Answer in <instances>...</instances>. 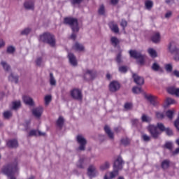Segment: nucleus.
<instances>
[{
  "label": "nucleus",
  "mask_w": 179,
  "mask_h": 179,
  "mask_svg": "<svg viewBox=\"0 0 179 179\" xmlns=\"http://www.w3.org/2000/svg\"><path fill=\"white\" fill-rule=\"evenodd\" d=\"M1 173L10 179L12 178V177H15V174H19L17 160L15 159L13 162L3 165L1 169Z\"/></svg>",
  "instance_id": "1"
},
{
  "label": "nucleus",
  "mask_w": 179,
  "mask_h": 179,
  "mask_svg": "<svg viewBox=\"0 0 179 179\" xmlns=\"http://www.w3.org/2000/svg\"><path fill=\"white\" fill-rule=\"evenodd\" d=\"M122 164H124V160H122L121 157H118L114 162L113 171L110 173V177L108 178L107 175H106L104 179H113L115 178L116 176H118V171L122 169Z\"/></svg>",
  "instance_id": "2"
},
{
  "label": "nucleus",
  "mask_w": 179,
  "mask_h": 179,
  "mask_svg": "<svg viewBox=\"0 0 179 179\" xmlns=\"http://www.w3.org/2000/svg\"><path fill=\"white\" fill-rule=\"evenodd\" d=\"M39 41L45 43L50 45V47H55V44L57 43L55 36L50 32H45L40 35Z\"/></svg>",
  "instance_id": "3"
},
{
  "label": "nucleus",
  "mask_w": 179,
  "mask_h": 179,
  "mask_svg": "<svg viewBox=\"0 0 179 179\" xmlns=\"http://www.w3.org/2000/svg\"><path fill=\"white\" fill-rule=\"evenodd\" d=\"M63 23L64 24H68L70 26L72 31H79V22H78L77 18L72 17H64Z\"/></svg>",
  "instance_id": "4"
},
{
  "label": "nucleus",
  "mask_w": 179,
  "mask_h": 179,
  "mask_svg": "<svg viewBox=\"0 0 179 179\" xmlns=\"http://www.w3.org/2000/svg\"><path fill=\"white\" fill-rule=\"evenodd\" d=\"M129 54L131 58L137 59L136 62L138 65H141V66L145 65V55H142L141 52H138L136 50H130Z\"/></svg>",
  "instance_id": "5"
},
{
  "label": "nucleus",
  "mask_w": 179,
  "mask_h": 179,
  "mask_svg": "<svg viewBox=\"0 0 179 179\" xmlns=\"http://www.w3.org/2000/svg\"><path fill=\"white\" fill-rule=\"evenodd\" d=\"M168 50L171 54H175L174 59L175 61H179V50L176 45V42L171 41L168 45Z\"/></svg>",
  "instance_id": "6"
},
{
  "label": "nucleus",
  "mask_w": 179,
  "mask_h": 179,
  "mask_svg": "<svg viewBox=\"0 0 179 179\" xmlns=\"http://www.w3.org/2000/svg\"><path fill=\"white\" fill-rule=\"evenodd\" d=\"M148 131L153 139H159V136L162 134V132L159 131L157 127L153 124H150L148 127Z\"/></svg>",
  "instance_id": "7"
},
{
  "label": "nucleus",
  "mask_w": 179,
  "mask_h": 179,
  "mask_svg": "<svg viewBox=\"0 0 179 179\" xmlns=\"http://www.w3.org/2000/svg\"><path fill=\"white\" fill-rule=\"evenodd\" d=\"M76 141L78 143H79L78 150L81 152H85L86 150V145L87 144V141L85 137L82 135H78L76 136Z\"/></svg>",
  "instance_id": "8"
},
{
  "label": "nucleus",
  "mask_w": 179,
  "mask_h": 179,
  "mask_svg": "<svg viewBox=\"0 0 179 179\" xmlns=\"http://www.w3.org/2000/svg\"><path fill=\"white\" fill-rule=\"evenodd\" d=\"M97 76V72L93 70H87L83 76V78L86 82H90V80H94Z\"/></svg>",
  "instance_id": "9"
},
{
  "label": "nucleus",
  "mask_w": 179,
  "mask_h": 179,
  "mask_svg": "<svg viewBox=\"0 0 179 179\" xmlns=\"http://www.w3.org/2000/svg\"><path fill=\"white\" fill-rule=\"evenodd\" d=\"M71 96L74 100H78V101H80L83 99V95L82 94V91L79 89H73L70 92Z\"/></svg>",
  "instance_id": "10"
},
{
  "label": "nucleus",
  "mask_w": 179,
  "mask_h": 179,
  "mask_svg": "<svg viewBox=\"0 0 179 179\" xmlns=\"http://www.w3.org/2000/svg\"><path fill=\"white\" fill-rule=\"evenodd\" d=\"M145 98L150 101V104L154 107H157L159 106V101L157 100V96H153L152 94L145 95Z\"/></svg>",
  "instance_id": "11"
},
{
  "label": "nucleus",
  "mask_w": 179,
  "mask_h": 179,
  "mask_svg": "<svg viewBox=\"0 0 179 179\" xmlns=\"http://www.w3.org/2000/svg\"><path fill=\"white\" fill-rule=\"evenodd\" d=\"M86 160H87V157L85 155L81 156L78 162H77V167L78 169H81L83 170L85 167L86 166Z\"/></svg>",
  "instance_id": "12"
},
{
  "label": "nucleus",
  "mask_w": 179,
  "mask_h": 179,
  "mask_svg": "<svg viewBox=\"0 0 179 179\" xmlns=\"http://www.w3.org/2000/svg\"><path fill=\"white\" fill-rule=\"evenodd\" d=\"M43 110H44L43 109V107H41V106L34 108L31 110L32 115H34V117H35L36 118H40L41 117V115H43Z\"/></svg>",
  "instance_id": "13"
},
{
  "label": "nucleus",
  "mask_w": 179,
  "mask_h": 179,
  "mask_svg": "<svg viewBox=\"0 0 179 179\" xmlns=\"http://www.w3.org/2000/svg\"><path fill=\"white\" fill-rule=\"evenodd\" d=\"M121 85L117 81H112L109 85V90L110 92H115L120 90Z\"/></svg>",
  "instance_id": "14"
},
{
  "label": "nucleus",
  "mask_w": 179,
  "mask_h": 179,
  "mask_svg": "<svg viewBox=\"0 0 179 179\" xmlns=\"http://www.w3.org/2000/svg\"><path fill=\"white\" fill-rule=\"evenodd\" d=\"M133 79L135 83L138 86H142V85L145 83V79L143 77L138 76L136 73H133Z\"/></svg>",
  "instance_id": "15"
},
{
  "label": "nucleus",
  "mask_w": 179,
  "mask_h": 179,
  "mask_svg": "<svg viewBox=\"0 0 179 179\" xmlns=\"http://www.w3.org/2000/svg\"><path fill=\"white\" fill-rule=\"evenodd\" d=\"M97 171H96V166L94 165H90L87 169V175L91 178H93L96 176Z\"/></svg>",
  "instance_id": "16"
},
{
  "label": "nucleus",
  "mask_w": 179,
  "mask_h": 179,
  "mask_svg": "<svg viewBox=\"0 0 179 179\" xmlns=\"http://www.w3.org/2000/svg\"><path fill=\"white\" fill-rule=\"evenodd\" d=\"M6 145L8 148H10V149H16V148L19 147V143L16 139H12L7 141Z\"/></svg>",
  "instance_id": "17"
},
{
  "label": "nucleus",
  "mask_w": 179,
  "mask_h": 179,
  "mask_svg": "<svg viewBox=\"0 0 179 179\" xmlns=\"http://www.w3.org/2000/svg\"><path fill=\"white\" fill-rule=\"evenodd\" d=\"M68 58L71 65H72L73 66H78V61L76 60V57H75V55H73V53L69 52Z\"/></svg>",
  "instance_id": "18"
},
{
  "label": "nucleus",
  "mask_w": 179,
  "mask_h": 179,
  "mask_svg": "<svg viewBox=\"0 0 179 179\" xmlns=\"http://www.w3.org/2000/svg\"><path fill=\"white\" fill-rule=\"evenodd\" d=\"M24 8L27 10H34V1H26L24 3Z\"/></svg>",
  "instance_id": "19"
},
{
  "label": "nucleus",
  "mask_w": 179,
  "mask_h": 179,
  "mask_svg": "<svg viewBox=\"0 0 179 179\" xmlns=\"http://www.w3.org/2000/svg\"><path fill=\"white\" fill-rule=\"evenodd\" d=\"M23 101L27 106H30L31 107H33L34 106V101L31 97L29 96H22Z\"/></svg>",
  "instance_id": "20"
},
{
  "label": "nucleus",
  "mask_w": 179,
  "mask_h": 179,
  "mask_svg": "<svg viewBox=\"0 0 179 179\" xmlns=\"http://www.w3.org/2000/svg\"><path fill=\"white\" fill-rule=\"evenodd\" d=\"M151 41L155 44H159L160 43V33H155L151 37Z\"/></svg>",
  "instance_id": "21"
},
{
  "label": "nucleus",
  "mask_w": 179,
  "mask_h": 179,
  "mask_svg": "<svg viewBox=\"0 0 179 179\" xmlns=\"http://www.w3.org/2000/svg\"><path fill=\"white\" fill-rule=\"evenodd\" d=\"M9 82H12L14 83H19V76L15 75L13 73H10L8 76Z\"/></svg>",
  "instance_id": "22"
},
{
  "label": "nucleus",
  "mask_w": 179,
  "mask_h": 179,
  "mask_svg": "<svg viewBox=\"0 0 179 179\" xmlns=\"http://www.w3.org/2000/svg\"><path fill=\"white\" fill-rule=\"evenodd\" d=\"M104 131L109 138L114 139V133L111 131V129L108 125H105Z\"/></svg>",
  "instance_id": "23"
},
{
  "label": "nucleus",
  "mask_w": 179,
  "mask_h": 179,
  "mask_svg": "<svg viewBox=\"0 0 179 179\" xmlns=\"http://www.w3.org/2000/svg\"><path fill=\"white\" fill-rule=\"evenodd\" d=\"M151 69L152 71H155V72H163V68H162L160 65L157 64V62L153 63L151 66Z\"/></svg>",
  "instance_id": "24"
},
{
  "label": "nucleus",
  "mask_w": 179,
  "mask_h": 179,
  "mask_svg": "<svg viewBox=\"0 0 179 179\" xmlns=\"http://www.w3.org/2000/svg\"><path fill=\"white\" fill-rule=\"evenodd\" d=\"M168 93L170 94H175V96H177L179 97V88H175V87H169L168 88Z\"/></svg>",
  "instance_id": "25"
},
{
  "label": "nucleus",
  "mask_w": 179,
  "mask_h": 179,
  "mask_svg": "<svg viewBox=\"0 0 179 179\" xmlns=\"http://www.w3.org/2000/svg\"><path fill=\"white\" fill-rule=\"evenodd\" d=\"M109 27L110 30L113 31V33H120V28H118V25H117V24H115L114 22H110L109 24Z\"/></svg>",
  "instance_id": "26"
},
{
  "label": "nucleus",
  "mask_w": 179,
  "mask_h": 179,
  "mask_svg": "<svg viewBox=\"0 0 179 179\" xmlns=\"http://www.w3.org/2000/svg\"><path fill=\"white\" fill-rule=\"evenodd\" d=\"M115 61L119 65L124 62L122 60V50H120L119 52L116 55Z\"/></svg>",
  "instance_id": "27"
},
{
  "label": "nucleus",
  "mask_w": 179,
  "mask_h": 179,
  "mask_svg": "<svg viewBox=\"0 0 179 179\" xmlns=\"http://www.w3.org/2000/svg\"><path fill=\"white\" fill-rule=\"evenodd\" d=\"M64 122H65V120L64 119V117L60 116L56 122V125L57 127H58V128H59V129H62Z\"/></svg>",
  "instance_id": "28"
},
{
  "label": "nucleus",
  "mask_w": 179,
  "mask_h": 179,
  "mask_svg": "<svg viewBox=\"0 0 179 179\" xmlns=\"http://www.w3.org/2000/svg\"><path fill=\"white\" fill-rule=\"evenodd\" d=\"M161 167L163 170H167L170 167V161L169 159L162 161Z\"/></svg>",
  "instance_id": "29"
},
{
  "label": "nucleus",
  "mask_w": 179,
  "mask_h": 179,
  "mask_svg": "<svg viewBox=\"0 0 179 179\" xmlns=\"http://www.w3.org/2000/svg\"><path fill=\"white\" fill-rule=\"evenodd\" d=\"M176 113V110H169L166 112V116L170 121H171L174 118V113Z\"/></svg>",
  "instance_id": "30"
},
{
  "label": "nucleus",
  "mask_w": 179,
  "mask_h": 179,
  "mask_svg": "<svg viewBox=\"0 0 179 179\" xmlns=\"http://www.w3.org/2000/svg\"><path fill=\"white\" fill-rule=\"evenodd\" d=\"M110 43L112 44V45H113V47H117L118 45L120 44V39H118L117 37L115 36H113L110 38Z\"/></svg>",
  "instance_id": "31"
},
{
  "label": "nucleus",
  "mask_w": 179,
  "mask_h": 179,
  "mask_svg": "<svg viewBox=\"0 0 179 179\" xmlns=\"http://www.w3.org/2000/svg\"><path fill=\"white\" fill-rule=\"evenodd\" d=\"M1 65L2 66L3 69L6 72L10 71V65H9L6 62L2 61L1 62Z\"/></svg>",
  "instance_id": "32"
},
{
  "label": "nucleus",
  "mask_w": 179,
  "mask_h": 179,
  "mask_svg": "<svg viewBox=\"0 0 179 179\" xmlns=\"http://www.w3.org/2000/svg\"><path fill=\"white\" fill-rule=\"evenodd\" d=\"M99 169L101 170V171H104V170H108V169H110V162H108V161L105 162L100 166Z\"/></svg>",
  "instance_id": "33"
},
{
  "label": "nucleus",
  "mask_w": 179,
  "mask_h": 179,
  "mask_svg": "<svg viewBox=\"0 0 179 179\" xmlns=\"http://www.w3.org/2000/svg\"><path fill=\"white\" fill-rule=\"evenodd\" d=\"M98 13L99 15H101V16H104V15H106V7L104 6V4H101L99 6Z\"/></svg>",
  "instance_id": "34"
},
{
  "label": "nucleus",
  "mask_w": 179,
  "mask_h": 179,
  "mask_svg": "<svg viewBox=\"0 0 179 179\" xmlns=\"http://www.w3.org/2000/svg\"><path fill=\"white\" fill-rule=\"evenodd\" d=\"M50 83L51 86L57 85V80H55V78H54V74L52 73H50Z\"/></svg>",
  "instance_id": "35"
},
{
  "label": "nucleus",
  "mask_w": 179,
  "mask_h": 179,
  "mask_svg": "<svg viewBox=\"0 0 179 179\" xmlns=\"http://www.w3.org/2000/svg\"><path fill=\"white\" fill-rule=\"evenodd\" d=\"M12 115H13V113H12V111L10 110L5 111L3 113V118H5V120H9V118H12Z\"/></svg>",
  "instance_id": "36"
},
{
  "label": "nucleus",
  "mask_w": 179,
  "mask_h": 179,
  "mask_svg": "<svg viewBox=\"0 0 179 179\" xmlns=\"http://www.w3.org/2000/svg\"><path fill=\"white\" fill-rule=\"evenodd\" d=\"M141 121L142 122H150L152 121V117L146 115L145 114H143L141 117Z\"/></svg>",
  "instance_id": "37"
},
{
  "label": "nucleus",
  "mask_w": 179,
  "mask_h": 179,
  "mask_svg": "<svg viewBox=\"0 0 179 179\" xmlns=\"http://www.w3.org/2000/svg\"><path fill=\"white\" fill-rule=\"evenodd\" d=\"M74 48L76 50V51H83L85 50V47H83V45L76 43L74 45Z\"/></svg>",
  "instance_id": "38"
},
{
  "label": "nucleus",
  "mask_w": 179,
  "mask_h": 179,
  "mask_svg": "<svg viewBox=\"0 0 179 179\" xmlns=\"http://www.w3.org/2000/svg\"><path fill=\"white\" fill-rule=\"evenodd\" d=\"M31 31V28L27 27L21 31L20 34L21 36H28V34H30V32Z\"/></svg>",
  "instance_id": "39"
},
{
  "label": "nucleus",
  "mask_w": 179,
  "mask_h": 179,
  "mask_svg": "<svg viewBox=\"0 0 179 179\" xmlns=\"http://www.w3.org/2000/svg\"><path fill=\"white\" fill-rule=\"evenodd\" d=\"M156 127L161 132H164L167 128L163 123H157Z\"/></svg>",
  "instance_id": "40"
},
{
  "label": "nucleus",
  "mask_w": 179,
  "mask_h": 179,
  "mask_svg": "<svg viewBox=\"0 0 179 179\" xmlns=\"http://www.w3.org/2000/svg\"><path fill=\"white\" fill-rule=\"evenodd\" d=\"M120 73H127L128 72V66H120L118 69Z\"/></svg>",
  "instance_id": "41"
},
{
  "label": "nucleus",
  "mask_w": 179,
  "mask_h": 179,
  "mask_svg": "<svg viewBox=\"0 0 179 179\" xmlns=\"http://www.w3.org/2000/svg\"><path fill=\"white\" fill-rule=\"evenodd\" d=\"M132 92L134 94H140V93H142V87H134L132 88Z\"/></svg>",
  "instance_id": "42"
},
{
  "label": "nucleus",
  "mask_w": 179,
  "mask_h": 179,
  "mask_svg": "<svg viewBox=\"0 0 179 179\" xmlns=\"http://www.w3.org/2000/svg\"><path fill=\"white\" fill-rule=\"evenodd\" d=\"M148 54H150V57L152 58H156V57H157V52L153 48L148 49Z\"/></svg>",
  "instance_id": "43"
},
{
  "label": "nucleus",
  "mask_w": 179,
  "mask_h": 179,
  "mask_svg": "<svg viewBox=\"0 0 179 179\" xmlns=\"http://www.w3.org/2000/svg\"><path fill=\"white\" fill-rule=\"evenodd\" d=\"M20 101H16L13 102V110H17V108H20Z\"/></svg>",
  "instance_id": "44"
},
{
  "label": "nucleus",
  "mask_w": 179,
  "mask_h": 179,
  "mask_svg": "<svg viewBox=\"0 0 179 179\" xmlns=\"http://www.w3.org/2000/svg\"><path fill=\"white\" fill-rule=\"evenodd\" d=\"M145 8L148 10H150V9H152V8H153V1H145Z\"/></svg>",
  "instance_id": "45"
},
{
  "label": "nucleus",
  "mask_w": 179,
  "mask_h": 179,
  "mask_svg": "<svg viewBox=\"0 0 179 179\" xmlns=\"http://www.w3.org/2000/svg\"><path fill=\"white\" fill-rule=\"evenodd\" d=\"M164 132H166L168 136H173V135H174L173 129H171L170 127H166V129H165Z\"/></svg>",
  "instance_id": "46"
},
{
  "label": "nucleus",
  "mask_w": 179,
  "mask_h": 179,
  "mask_svg": "<svg viewBox=\"0 0 179 179\" xmlns=\"http://www.w3.org/2000/svg\"><path fill=\"white\" fill-rule=\"evenodd\" d=\"M52 99V97L51 95H48L45 96V104L46 106H48L50 103H51V100Z\"/></svg>",
  "instance_id": "47"
},
{
  "label": "nucleus",
  "mask_w": 179,
  "mask_h": 179,
  "mask_svg": "<svg viewBox=\"0 0 179 179\" xmlns=\"http://www.w3.org/2000/svg\"><path fill=\"white\" fill-rule=\"evenodd\" d=\"M164 148H165L166 149H169V150H173V143L166 142L164 145Z\"/></svg>",
  "instance_id": "48"
},
{
  "label": "nucleus",
  "mask_w": 179,
  "mask_h": 179,
  "mask_svg": "<svg viewBox=\"0 0 179 179\" xmlns=\"http://www.w3.org/2000/svg\"><path fill=\"white\" fill-rule=\"evenodd\" d=\"M70 2L71 5L75 6V5H80L83 2V0H70Z\"/></svg>",
  "instance_id": "49"
},
{
  "label": "nucleus",
  "mask_w": 179,
  "mask_h": 179,
  "mask_svg": "<svg viewBox=\"0 0 179 179\" xmlns=\"http://www.w3.org/2000/svg\"><path fill=\"white\" fill-rule=\"evenodd\" d=\"M155 114L158 120H163L164 118V113L162 112H156Z\"/></svg>",
  "instance_id": "50"
},
{
  "label": "nucleus",
  "mask_w": 179,
  "mask_h": 179,
  "mask_svg": "<svg viewBox=\"0 0 179 179\" xmlns=\"http://www.w3.org/2000/svg\"><path fill=\"white\" fill-rule=\"evenodd\" d=\"M143 141H144V142H150V136H148L147 134H143L141 136Z\"/></svg>",
  "instance_id": "51"
},
{
  "label": "nucleus",
  "mask_w": 179,
  "mask_h": 179,
  "mask_svg": "<svg viewBox=\"0 0 179 179\" xmlns=\"http://www.w3.org/2000/svg\"><path fill=\"white\" fill-rule=\"evenodd\" d=\"M35 62L37 66H41V64H43V57L36 58V60L35 61Z\"/></svg>",
  "instance_id": "52"
},
{
  "label": "nucleus",
  "mask_w": 179,
  "mask_h": 179,
  "mask_svg": "<svg viewBox=\"0 0 179 179\" xmlns=\"http://www.w3.org/2000/svg\"><path fill=\"white\" fill-rule=\"evenodd\" d=\"M121 143L124 145V146H128L129 145V139L128 138H122Z\"/></svg>",
  "instance_id": "53"
},
{
  "label": "nucleus",
  "mask_w": 179,
  "mask_h": 179,
  "mask_svg": "<svg viewBox=\"0 0 179 179\" xmlns=\"http://www.w3.org/2000/svg\"><path fill=\"white\" fill-rule=\"evenodd\" d=\"M37 130L33 129L29 131L28 136H37Z\"/></svg>",
  "instance_id": "54"
},
{
  "label": "nucleus",
  "mask_w": 179,
  "mask_h": 179,
  "mask_svg": "<svg viewBox=\"0 0 179 179\" xmlns=\"http://www.w3.org/2000/svg\"><path fill=\"white\" fill-rule=\"evenodd\" d=\"M165 69L167 72H173V66L171 64H166Z\"/></svg>",
  "instance_id": "55"
},
{
  "label": "nucleus",
  "mask_w": 179,
  "mask_h": 179,
  "mask_svg": "<svg viewBox=\"0 0 179 179\" xmlns=\"http://www.w3.org/2000/svg\"><path fill=\"white\" fill-rule=\"evenodd\" d=\"M166 106H170V104H174V99L171 98H167L166 100Z\"/></svg>",
  "instance_id": "56"
},
{
  "label": "nucleus",
  "mask_w": 179,
  "mask_h": 179,
  "mask_svg": "<svg viewBox=\"0 0 179 179\" xmlns=\"http://www.w3.org/2000/svg\"><path fill=\"white\" fill-rule=\"evenodd\" d=\"M15 51V49L13 46H9L8 48H7V52L8 54H13V52Z\"/></svg>",
  "instance_id": "57"
},
{
  "label": "nucleus",
  "mask_w": 179,
  "mask_h": 179,
  "mask_svg": "<svg viewBox=\"0 0 179 179\" xmlns=\"http://www.w3.org/2000/svg\"><path fill=\"white\" fill-rule=\"evenodd\" d=\"M125 110H131L132 108V103L127 102L124 104Z\"/></svg>",
  "instance_id": "58"
},
{
  "label": "nucleus",
  "mask_w": 179,
  "mask_h": 179,
  "mask_svg": "<svg viewBox=\"0 0 179 179\" xmlns=\"http://www.w3.org/2000/svg\"><path fill=\"white\" fill-rule=\"evenodd\" d=\"M173 16V13L171 11H168L165 15L164 17L165 19H170Z\"/></svg>",
  "instance_id": "59"
},
{
  "label": "nucleus",
  "mask_w": 179,
  "mask_h": 179,
  "mask_svg": "<svg viewBox=\"0 0 179 179\" xmlns=\"http://www.w3.org/2000/svg\"><path fill=\"white\" fill-rule=\"evenodd\" d=\"M174 126L176 127V129L179 131V116L175 121Z\"/></svg>",
  "instance_id": "60"
},
{
  "label": "nucleus",
  "mask_w": 179,
  "mask_h": 179,
  "mask_svg": "<svg viewBox=\"0 0 179 179\" xmlns=\"http://www.w3.org/2000/svg\"><path fill=\"white\" fill-rule=\"evenodd\" d=\"M127 24H128V22L125 20H122L120 23V25L122 26V27H123V29H125V27H127Z\"/></svg>",
  "instance_id": "61"
},
{
  "label": "nucleus",
  "mask_w": 179,
  "mask_h": 179,
  "mask_svg": "<svg viewBox=\"0 0 179 179\" xmlns=\"http://www.w3.org/2000/svg\"><path fill=\"white\" fill-rule=\"evenodd\" d=\"M138 122H139V121L136 119L131 120V124H132L133 127H137Z\"/></svg>",
  "instance_id": "62"
},
{
  "label": "nucleus",
  "mask_w": 179,
  "mask_h": 179,
  "mask_svg": "<svg viewBox=\"0 0 179 179\" xmlns=\"http://www.w3.org/2000/svg\"><path fill=\"white\" fill-rule=\"evenodd\" d=\"M119 2H120V0H110L111 5H113L114 6L115 5H117Z\"/></svg>",
  "instance_id": "63"
},
{
  "label": "nucleus",
  "mask_w": 179,
  "mask_h": 179,
  "mask_svg": "<svg viewBox=\"0 0 179 179\" xmlns=\"http://www.w3.org/2000/svg\"><path fill=\"white\" fill-rule=\"evenodd\" d=\"M173 75H174L175 76H176V78H179V71H178V70H174V71H173Z\"/></svg>",
  "instance_id": "64"
}]
</instances>
